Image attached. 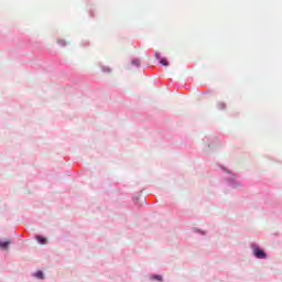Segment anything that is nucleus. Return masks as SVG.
I'll list each match as a JSON object with an SVG mask.
<instances>
[{
	"label": "nucleus",
	"mask_w": 282,
	"mask_h": 282,
	"mask_svg": "<svg viewBox=\"0 0 282 282\" xmlns=\"http://www.w3.org/2000/svg\"><path fill=\"white\" fill-rule=\"evenodd\" d=\"M132 64L133 65H140V61L139 59H134V61H132Z\"/></svg>",
	"instance_id": "obj_8"
},
{
	"label": "nucleus",
	"mask_w": 282,
	"mask_h": 282,
	"mask_svg": "<svg viewBox=\"0 0 282 282\" xmlns=\"http://www.w3.org/2000/svg\"><path fill=\"white\" fill-rule=\"evenodd\" d=\"M57 43L62 45V47H65L67 45V42H65V40H58Z\"/></svg>",
	"instance_id": "obj_6"
},
{
	"label": "nucleus",
	"mask_w": 282,
	"mask_h": 282,
	"mask_svg": "<svg viewBox=\"0 0 282 282\" xmlns=\"http://www.w3.org/2000/svg\"><path fill=\"white\" fill-rule=\"evenodd\" d=\"M160 63H161V65H164L165 67H169V61H166V58H161Z\"/></svg>",
	"instance_id": "obj_4"
},
{
	"label": "nucleus",
	"mask_w": 282,
	"mask_h": 282,
	"mask_svg": "<svg viewBox=\"0 0 282 282\" xmlns=\"http://www.w3.org/2000/svg\"><path fill=\"white\" fill-rule=\"evenodd\" d=\"M253 256L257 259H268V254H265V251H263V249L260 248H253Z\"/></svg>",
	"instance_id": "obj_1"
},
{
	"label": "nucleus",
	"mask_w": 282,
	"mask_h": 282,
	"mask_svg": "<svg viewBox=\"0 0 282 282\" xmlns=\"http://www.w3.org/2000/svg\"><path fill=\"white\" fill-rule=\"evenodd\" d=\"M36 240L39 241V243H41L42 246H46L47 243V238L43 237V236H36Z\"/></svg>",
	"instance_id": "obj_2"
},
{
	"label": "nucleus",
	"mask_w": 282,
	"mask_h": 282,
	"mask_svg": "<svg viewBox=\"0 0 282 282\" xmlns=\"http://www.w3.org/2000/svg\"><path fill=\"white\" fill-rule=\"evenodd\" d=\"M226 106L224 104H220V109H224Z\"/></svg>",
	"instance_id": "obj_10"
},
{
	"label": "nucleus",
	"mask_w": 282,
	"mask_h": 282,
	"mask_svg": "<svg viewBox=\"0 0 282 282\" xmlns=\"http://www.w3.org/2000/svg\"><path fill=\"white\" fill-rule=\"evenodd\" d=\"M104 72H108V73H109V72H111V68L105 67V68H104Z\"/></svg>",
	"instance_id": "obj_9"
},
{
	"label": "nucleus",
	"mask_w": 282,
	"mask_h": 282,
	"mask_svg": "<svg viewBox=\"0 0 282 282\" xmlns=\"http://www.w3.org/2000/svg\"><path fill=\"white\" fill-rule=\"evenodd\" d=\"M152 279H155L156 281H162V275H153Z\"/></svg>",
	"instance_id": "obj_7"
},
{
	"label": "nucleus",
	"mask_w": 282,
	"mask_h": 282,
	"mask_svg": "<svg viewBox=\"0 0 282 282\" xmlns=\"http://www.w3.org/2000/svg\"><path fill=\"white\" fill-rule=\"evenodd\" d=\"M34 276H36V279H43V271L35 272Z\"/></svg>",
	"instance_id": "obj_5"
},
{
	"label": "nucleus",
	"mask_w": 282,
	"mask_h": 282,
	"mask_svg": "<svg viewBox=\"0 0 282 282\" xmlns=\"http://www.w3.org/2000/svg\"><path fill=\"white\" fill-rule=\"evenodd\" d=\"M12 242L10 241V240H8V241H1L0 242V248L2 249V250H8V246H10Z\"/></svg>",
	"instance_id": "obj_3"
}]
</instances>
